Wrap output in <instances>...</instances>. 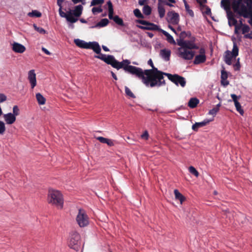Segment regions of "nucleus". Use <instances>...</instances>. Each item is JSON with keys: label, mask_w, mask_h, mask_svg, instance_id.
Segmentation results:
<instances>
[{"label": "nucleus", "mask_w": 252, "mask_h": 252, "mask_svg": "<svg viewBox=\"0 0 252 252\" xmlns=\"http://www.w3.org/2000/svg\"><path fill=\"white\" fill-rule=\"evenodd\" d=\"M104 60L108 64L111 65L113 67L119 70L123 68L126 72L134 75L142 79V82L147 87H160L165 85L164 80L163 72L158 70L155 67L151 59L148 61V64L152 67L151 69H145L144 71L142 68L129 65V60L126 59L122 62H118L113 56H109Z\"/></svg>", "instance_id": "1"}, {"label": "nucleus", "mask_w": 252, "mask_h": 252, "mask_svg": "<svg viewBox=\"0 0 252 252\" xmlns=\"http://www.w3.org/2000/svg\"><path fill=\"white\" fill-rule=\"evenodd\" d=\"M64 0H57V5L59 7V13L60 16L62 18L66 19V21L71 23H76L78 20L79 17L81 16L83 10V6L82 5H77L71 10L69 9L66 12L63 11V9L66 11V9L63 8L62 4Z\"/></svg>", "instance_id": "2"}, {"label": "nucleus", "mask_w": 252, "mask_h": 252, "mask_svg": "<svg viewBox=\"0 0 252 252\" xmlns=\"http://www.w3.org/2000/svg\"><path fill=\"white\" fill-rule=\"evenodd\" d=\"M74 42L76 46L81 48L92 49L94 52L98 54V55L94 56V57L104 61L105 63L106 62L104 60V59H107L108 56H111L110 55H106L101 54L100 46L97 42H86L84 40L77 38L74 40Z\"/></svg>", "instance_id": "3"}, {"label": "nucleus", "mask_w": 252, "mask_h": 252, "mask_svg": "<svg viewBox=\"0 0 252 252\" xmlns=\"http://www.w3.org/2000/svg\"><path fill=\"white\" fill-rule=\"evenodd\" d=\"M232 7L234 12L244 18L250 17L252 18V8L247 9L243 3V0H232Z\"/></svg>", "instance_id": "4"}, {"label": "nucleus", "mask_w": 252, "mask_h": 252, "mask_svg": "<svg viewBox=\"0 0 252 252\" xmlns=\"http://www.w3.org/2000/svg\"><path fill=\"white\" fill-rule=\"evenodd\" d=\"M48 202L58 209H62L63 206V198L60 191L55 189H49L48 194Z\"/></svg>", "instance_id": "5"}, {"label": "nucleus", "mask_w": 252, "mask_h": 252, "mask_svg": "<svg viewBox=\"0 0 252 252\" xmlns=\"http://www.w3.org/2000/svg\"><path fill=\"white\" fill-rule=\"evenodd\" d=\"M76 221L80 227H85L89 225V218L84 210L79 209Z\"/></svg>", "instance_id": "6"}, {"label": "nucleus", "mask_w": 252, "mask_h": 252, "mask_svg": "<svg viewBox=\"0 0 252 252\" xmlns=\"http://www.w3.org/2000/svg\"><path fill=\"white\" fill-rule=\"evenodd\" d=\"M239 53V48L236 43H233V49L232 52L227 50L225 52L224 56V61L228 65L232 64V60L235 58Z\"/></svg>", "instance_id": "7"}, {"label": "nucleus", "mask_w": 252, "mask_h": 252, "mask_svg": "<svg viewBox=\"0 0 252 252\" xmlns=\"http://www.w3.org/2000/svg\"><path fill=\"white\" fill-rule=\"evenodd\" d=\"M163 75L167 76L169 80L174 83L176 86L179 85L184 88L186 84V81L184 77L178 74H171L168 73L164 72Z\"/></svg>", "instance_id": "8"}, {"label": "nucleus", "mask_w": 252, "mask_h": 252, "mask_svg": "<svg viewBox=\"0 0 252 252\" xmlns=\"http://www.w3.org/2000/svg\"><path fill=\"white\" fill-rule=\"evenodd\" d=\"M178 51L179 56L186 60H191L194 55V52L182 47L178 48Z\"/></svg>", "instance_id": "9"}, {"label": "nucleus", "mask_w": 252, "mask_h": 252, "mask_svg": "<svg viewBox=\"0 0 252 252\" xmlns=\"http://www.w3.org/2000/svg\"><path fill=\"white\" fill-rule=\"evenodd\" d=\"M80 236L78 233H74L72 234L69 242L68 245L69 247L75 251H78L80 244Z\"/></svg>", "instance_id": "10"}, {"label": "nucleus", "mask_w": 252, "mask_h": 252, "mask_svg": "<svg viewBox=\"0 0 252 252\" xmlns=\"http://www.w3.org/2000/svg\"><path fill=\"white\" fill-rule=\"evenodd\" d=\"M177 44L180 47L188 49L189 50L199 49V47L195 44L194 40H177Z\"/></svg>", "instance_id": "11"}, {"label": "nucleus", "mask_w": 252, "mask_h": 252, "mask_svg": "<svg viewBox=\"0 0 252 252\" xmlns=\"http://www.w3.org/2000/svg\"><path fill=\"white\" fill-rule=\"evenodd\" d=\"M168 22L174 25H177L179 22V15L174 11H169L167 13Z\"/></svg>", "instance_id": "12"}, {"label": "nucleus", "mask_w": 252, "mask_h": 252, "mask_svg": "<svg viewBox=\"0 0 252 252\" xmlns=\"http://www.w3.org/2000/svg\"><path fill=\"white\" fill-rule=\"evenodd\" d=\"M231 97L234 102L236 110L241 114V115L243 116L244 112L241 107L240 103L238 100V99L241 97V96H237L235 94H231Z\"/></svg>", "instance_id": "13"}, {"label": "nucleus", "mask_w": 252, "mask_h": 252, "mask_svg": "<svg viewBox=\"0 0 252 252\" xmlns=\"http://www.w3.org/2000/svg\"><path fill=\"white\" fill-rule=\"evenodd\" d=\"M213 119L209 120L206 119L201 122H196L192 126V129L195 131H197L198 128L203 127L208 125L210 122L212 121Z\"/></svg>", "instance_id": "14"}, {"label": "nucleus", "mask_w": 252, "mask_h": 252, "mask_svg": "<svg viewBox=\"0 0 252 252\" xmlns=\"http://www.w3.org/2000/svg\"><path fill=\"white\" fill-rule=\"evenodd\" d=\"M28 79L33 89L36 85V74L34 70H31L28 73Z\"/></svg>", "instance_id": "15"}, {"label": "nucleus", "mask_w": 252, "mask_h": 252, "mask_svg": "<svg viewBox=\"0 0 252 252\" xmlns=\"http://www.w3.org/2000/svg\"><path fill=\"white\" fill-rule=\"evenodd\" d=\"M137 27L141 29L146 30L158 31L160 32V30H161V29L159 28L158 25L150 22L148 23L146 26H137Z\"/></svg>", "instance_id": "16"}, {"label": "nucleus", "mask_w": 252, "mask_h": 252, "mask_svg": "<svg viewBox=\"0 0 252 252\" xmlns=\"http://www.w3.org/2000/svg\"><path fill=\"white\" fill-rule=\"evenodd\" d=\"M3 118L6 124L11 125L16 121V117L11 113H8L3 115Z\"/></svg>", "instance_id": "17"}, {"label": "nucleus", "mask_w": 252, "mask_h": 252, "mask_svg": "<svg viewBox=\"0 0 252 252\" xmlns=\"http://www.w3.org/2000/svg\"><path fill=\"white\" fill-rule=\"evenodd\" d=\"M12 50L16 53H23L26 51V48L20 43L14 42L12 44Z\"/></svg>", "instance_id": "18"}, {"label": "nucleus", "mask_w": 252, "mask_h": 252, "mask_svg": "<svg viewBox=\"0 0 252 252\" xmlns=\"http://www.w3.org/2000/svg\"><path fill=\"white\" fill-rule=\"evenodd\" d=\"M241 24L242 25V33L245 34L244 38L252 39V36H251L252 33H248V34H245L250 32V27L248 25H247L246 24H243L242 23V21H241Z\"/></svg>", "instance_id": "19"}, {"label": "nucleus", "mask_w": 252, "mask_h": 252, "mask_svg": "<svg viewBox=\"0 0 252 252\" xmlns=\"http://www.w3.org/2000/svg\"><path fill=\"white\" fill-rule=\"evenodd\" d=\"M171 51L169 49H164L160 51V57L165 61H168L170 60Z\"/></svg>", "instance_id": "20"}, {"label": "nucleus", "mask_w": 252, "mask_h": 252, "mask_svg": "<svg viewBox=\"0 0 252 252\" xmlns=\"http://www.w3.org/2000/svg\"><path fill=\"white\" fill-rule=\"evenodd\" d=\"M227 18L228 19V25L229 26H234L237 24V21L234 16L232 12H228L227 14Z\"/></svg>", "instance_id": "21"}, {"label": "nucleus", "mask_w": 252, "mask_h": 252, "mask_svg": "<svg viewBox=\"0 0 252 252\" xmlns=\"http://www.w3.org/2000/svg\"><path fill=\"white\" fill-rule=\"evenodd\" d=\"M206 60V56L198 55H196L193 61V63L194 64H199L204 63Z\"/></svg>", "instance_id": "22"}, {"label": "nucleus", "mask_w": 252, "mask_h": 252, "mask_svg": "<svg viewBox=\"0 0 252 252\" xmlns=\"http://www.w3.org/2000/svg\"><path fill=\"white\" fill-rule=\"evenodd\" d=\"M107 5L108 6V17L110 19H113L114 20V16H113L114 9L112 3L110 0L107 2Z\"/></svg>", "instance_id": "23"}, {"label": "nucleus", "mask_w": 252, "mask_h": 252, "mask_svg": "<svg viewBox=\"0 0 252 252\" xmlns=\"http://www.w3.org/2000/svg\"><path fill=\"white\" fill-rule=\"evenodd\" d=\"M221 6L226 11L227 14L228 12H232L230 10V3L229 0H221Z\"/></svg>", "instance_id": "24"}, {"label": "nucleus", "mask_w": 252, "mask_h": 252, "mask_svg": "<svg viewBox=\"0 0 252 252\" xmlns=\"http://www.w3.org/2000/svg\"><path fill=\"white\" fill-rule=\"evenodd\" d=\"M160 32L162 33L166 37V40L169 43L173 44H176V42L174 40L173 36L171 35L169 33L162 29L160 30Z\"/></svg>", "instance_id": "25"}, {"label": "nucleus", "mask_w": 252, "mask_h": 252, "mask_svg": "<svg viewBox=\"0 0 252 252\" xmlns=\"http://www.w3.org/2000/svg\"><path fill=\"white\" fill-rule=\"evenodd\" d=\"M199 100L196 97L191 98L188 102V106L190 108H195L199 103Z\"/></svg>", "instance_id": "26"}, {"label": "nucleus", "mask_w": 252, "mask_h": 252, "mask_svg": "<svg viewBox=\"0 0 252 252\" xmlns=\"http://www.w3.org/2000/svg\"><path fill=\"white\" fill-rule=\"evenodd\" d=\"M109 23V20L106 19H102L99 22H98L95 26H92V28H97V27H104L107 26Z\"/></svg>", "instance_id": "27"}, {"label": "nucleus", "mask_w": 252, "mask_h": 252, "mask_svg": "<svg viewBox=\"0 0 252 252\" xmlns=\"http://www.w3.org/2000/svg\"><path fill=\"white\" fill-rule=\"evenodd\" d=\"M162 3H163L159 2V1H158V10L159 14V16L160 18H162L164 16L165 13V10L163 6L161 4Z\"/></svg>", "instance_id": "28"}, {"label": "nucleus", "mask_w": 252, "mask_h": 252, "mask_svg": "<svg viewBox=\"0 0 252 252\" xmlns=\"http://www.w3.org/2000/svg\"><path fill=\"white\" fill-rule=\"evenodd\" d=\"M36 98L39 105H43L45 103L46 99L40 93L36 94Z\"/></svg>", "instance_id": "29"}, {"label": "nucleus", "mask_w": 252, "mask_h": 252, "mask_svg": "<svg viewBox=\"0 0 252 252\" xmlns=\"http://www.w3.org/2000/svg\"><path fill=\"white\" fill-rule=\"evenodd\" d=\"M174 192L176 199L179 200L181 203H182L185 200V197L184 196L178 191V189H175Z\"/></svg>", "instance_id": "30"}, {"label": "nucleus", "mask_w": 252, "mask_h": 252, "mask_svg": "<svg viewBox=\"0 0 252 252\" xmlns=\"http://www.w3.org/2000/svg\"><path fill=\"white\" fill-rule=\"evenodd\" d=\"M28 15L30 17L39 18L41 16V13L36 10H33L28 13Z\"/></svg>", "instance_id": "31"}, {"label": "nucleus", "mask_w": 252, "mask_h": 252, "mask_svg": "<svg viewBox=\"0 0 252 252\" xmlns=\"http://www.w3.org/2000/svg\"><path fill=\"white\" fill-rule=\"evenodd\" d=\"M220 103L218 104L215 107H214L213 109H211L209 111L208 114L209 115H211L213 116H215L217 112L219 111L220 109Z\"/></svg>", "instance_id": "32"}, {"label": "nucleus", "mask_w": 252, "mask_h": 252, "mask_svg": "<svg viewBox=\"0 0 252 252\" xmlns=\"http://www.w3.org/2000/svg\"><path fill=\"white\" fill-rule=\"evenodd\" d=\"M117 24L119 26H124L123 20L122 18H120L118 15L114 16V20Z\"/></svg>", "instance_id": "33"}, {"label": "nucleus", "mask_w": 252, "mask_h": 252, "mask_svg": "<svg viewBox=\"0 0 252 252\" xmlns=\"http://www.w3.org/2000/svg\"><path fill=\"white\" fill-rule=\"evenodd\" d=\"M158 1H159V2H162L163 3H164L165 4L170 7L173 6V5L171 3H176L175 0H158Z\"/></svg>", "instance_id": "34"}, {"label": "nucleus", "mask_w": 252, "mask_h": 252, "mask_svg": "<svg viewBox=\"0 0 252 252\" xmlns=\"http://www.w3.org/2000/svg\"><path fill=\"white\" fill-rule=\"evenodd\" d=\"M191 33L190 32H186L185 31L181 32V33L179 34V37L180 39H183L184 40L185 38H186L187 36H190Z\"/></svg>", "instance_id": "35"}, {"label": "nucleus", "mask_w": 252, "mask_h": 252, "mask_svg": "<svg viewBox=\"0 0 252 252\" xmlns=\"http://www.w3.org/2000/svg\"><path fill=\"white\" fill-rule=\"evenodd\" d=\"M151 10V8L148 5H145L143 8V12L146 15H149Z\"/></svg>", "instance_id": "36"}, {"label": "nucleus", "mask_w": 252, "mask_h": 252, "mask_svg": "<svg viewBox=\"0 0 252 252\" xmlns=\"http://www.w3.org/2000/svg\"><path fill=\"white\" fill-rule=\"evenodd\" d=\"M189 170L191 174L194 175L196 177H198L199 176L198 172L193 166H189Z\"/></svg>", "instance_id": "37"}, {"label": "nucleus", "mask_w": 252, "mask_h": 252, "mask_svg": "<svg viewBox=\"0 0 252 252\" xmlns=\"http://www.w3.org/2000/svg\"><path fill=\"white\" fill-rule=\"evenodd\" d=\"M33 26L34 30L39 33L43 34L46 33V31L42 28L37 27V25L35 24H33Z\"/></svg>", "instance_id": "38"}, {"label": "nucleus", "mask_w": 252, "mask_h": 252, "mask_svg": "<svg viewBox=\"0 0 252 252\" xmlns=\"http://www.w3.org/2000/svg\"><path fill=\"white\" fill-rule=\"evenodd\" d=\"M104 2V0H93L91 3V6L97 5H101Z\"/></svg>", "instance_id": "39"}, {"label": "nucleus", "mask_w": 252, "mask_h": 252, "mask_svg": "<svg viewBox=\"0 0 252 252\" xmlns=\"http://www.w3.org/2000/svg\"><path fill=\"white\" fill-rule=\"evenodd\" d=\"M133 13H134V15L137 18H144L143 15H142L140 10L139 9H134L133 11Z\"/></svg>", "instance_id": "40"}, {"label": "nucleus", "mask_w": 252, "mask_h": 252, "mask_svg": "<svg viewBox=\"0 0 252 252\" xmlns=\"http://www.w3.org/2000/svg\"><path fill=\"white\" fill-rule=\"evenodd\" d=\"M125 93L127 96H129L132 98H135V96L134 94L132 93L131 90L126 86L125 87Z\"/></svg>", "instance_id": "41"}, {"label": "nucleus", "mask_w": 252, "mask_h": 252, "mask_svg": "<svg viewBox=\"0 0 252 252\" xmlns=\"http://www.w3.org/2000/svg\"><path fill=\"white\" fill-rule=\"evenodd\" d=\"M5 126L3 122L0 121V134L2 135L5 131Z\"/></svg>", "instance_id": "42"}, {"label": "nucleus", "mask_w": 252, "mask_h": 252, "mask_svg": "<svg viewBox=\"0 0 252 252\" xmlns=\"http://www.w3.org/2000/svg\"><path fill=\"white\" fill-rule=\"evenodd\" d=\"M92 11L94 14H96L97 13H100L102 11V9L100 7H94L92 9Z\"/></svg>", "instance_id": "43"}, {"label": "nucleus", "mask_w": 252, "mask_h": 252, "mask_svg": "<svg viewBox=\"0 0 252 252\" xmlns=\"http://www.w3.org/2000/svg\"><path fill=\"white\" fill-rule=\"evenodd\" d=\"M13 115H15L16 117L17 116L19 115V109L17 105H15L13 107Z\"/></svg>", "instance_id": "44"}, {"label": "nucleus", "mask_w": 252, "mask_h": 252, "mask_svg": "<svg viewBox=\"0 0 252 252\" xmlns=\"http://www.w3.org/2000/svg\"><path fill=\"white\" fill-rule=\"evenodd\" d=\"M241 21H240L241 22ZM235 34H238V31L240 30L241 29H242V25L241 24V23H240L239 25H235Z\"/></svg>", "instance_id": "45"}, {"label": "nucleus", "mask_w": 252, "mask_h": 252, "mask_svg": "<svg viewBox=\"0 0 252 252\" xmlns=\"http://www.w3.org/2000/svg\"><path fill=\"white\" fill-rule=\"evenodd\" d=\"M185 9L186 11L188 12V13L191 16L193 17L194 13L192 10L189 9V4H186V6H185Z\"/></svg>", "instance_id": "46"}, {"label": "nucleus", "mask_w": 252, "mask_h": 252, "mask_svg": "<svg viewBox=\"0 0 252 252\" xmlns=\"http://www.w3.org/2000/svg\"><path fill=\"white\" fill-rule=\"evenodd\" d=\"M228 75L226 71L222 70L221 72V80H226L227 79Z\"/></svg>", "instance_id": "47"}, {"label": "nucleus", "mask_w": 252, "mask_h": 252, "mask_svg": "<svg viewBox=\"0 0 252 252\" xmlns=\"http://www.w3.org/2000/svg\"><path fill=\"white\" fill-rule=\"evenodd\" d=\"M105 144H107V145L109 146H113L115 145V141L112 139L107 138Z\"/></svg>", "instance_id": "48"}, {"label": "nucleus", "mask_w": 252, "mask_h": 252, "mask_svg": "<svg viewBox=\"0 0 252 252\" xmlns=\"http://www.w3.org/2000/svg\"><path fill=\"white\" fill-rule=\"evenodd\" d=\"M74 4H77L79 2H81L82 3V5H84L86 4V0H71Z\"/></svg>", "instance_id": "49"}, {"label": "nucleus", "mask_w": 252, "mask_h": 252, "mask_svg": "<svg viewBox=\"0 0 252 252\" xmlns=\"http://www.w3.org/2000/svg\"><path fill=\"white\" fill-rule=\"evenodd\" d=\"M96 139L101 143L105 144L107 138L101 136H98L96 137Z\"/></svg>", "instance_id": "50"}, {"label": "nucleus", "mask_w": 252, "mask_h": 252, "mask_svg": "<svg viewBox=\"0 0 252 252\" xmlns=\"http://www.w3.org/2000/svg\"><path fill=\"white\" fill-rule=\"evenodd\" d=\"M142 139L147 140L149 138V133L147 130H145L144 133L141 135Z\"/></svg>", "instance_id": "51"}, {"label": "nucleus", "mask_w": 252, "mask_h": 252, "mask_svg": "<svg viewBox=\"0 0 252 252\" xmlns=\"http://www.w3.org/2000/svg\"><path fill=\"white\" fill-rule=\"evenodd\" d=\"M136 22L138 23H139L140 24H142L143 25V26H147V25L149 23L148 22L145 21V20H137L136 21Z\"/></svg>", "instance_id": "52"}, {"label": "nucleus", "mask_w": 252, "mask_h": 252, "mask_svg": "<svg viewBox=\"0 0 252 252\" xmlns=\"http://www.w3.org/2000/svg\"><path fill=\"white\" fill-rule=\"evenodd\" d=\"M6 96L3 94H0V103H2L6 100Z\"/></svg>", "instance_id": "53"}, {"label": "nucleus", "mask_w": 252, "mask_h": 252, "mask_svg": "<svg viewBox=\"0 0 252 252\" xmlns=\"http://www.w3.org/2000/svg\"><path fill=\"white\" fill-rule=\"evenodd\" d=\"M221 84L223 86L225 87L229 84V82L226 80H221Z\"/></svg>", "instance_id": "54"}, {"label": "nucleus", "mask_w": 252, "mask_h": 252, "mask_svg": "<svg viewBox=\"0 0 252 252\" xmlns=\"http://www.w3.org/2000/svg\"><path fill=\"white\" fill-rule=\"evenodd\" d=\"M42 51L47 55H50L51 53L45 48L42 47L41 48Z\"/></svg>", "instance_id": "55"}, {"label": "nucleus", "mask_w": 252, "mask_h": 252, "mask_svg": "<svg viewBox=\"0 0 252 252\" xmlns=\"http://www.w3.org/2000/svg\"><path fill=\"white\" fill-rule=\"evenodd\" d=\"M199 55H203V56H206L205 55V50L203 48H201L199 49Z\"/></svg>", "instance_id": "56"}, {"label": "nucleus", "mask_w": 252, "mask_h": 252, "mask_svg": "<svg viewBox=\"0 0 252 252\" xmlns=\"http://www.w3.org/2000/svg\"><path fill=\"white\" fill-rule=\"evenodd\" d=\"M247 6L249 9L252 8V0H248L247 2Z\"/></svg>", "instance_id": "57"}, {"label": "nucleus", "mask_w": 252, "mask_h": 252, "mask_svg": "<svg viewBox=\"0 0 252 252\" xmlns=\"http://www.w3.org/2000/svg\"><path fill=\"white\" fill-rule=\"evenodd\" d=\"M205 13L207 15H210V14H211V9H210L209 7H207V8H206V11H205Z\"/></svg>", "instance_id": "58"}, {"label": "nucleus", "mask_w": 252, "mask_h": 252, "mask_svg": "<svg viewBox=\"0 0 252 252\" xmlns=\"http://www.w3.org/2000/svg\"><path fill=\"white\" fill-rule=\"evenodd\" d=\"M168 28L172 30L176 34L178 35V33H177V31L174 29L171 25L168 26Z\"/></svg>", "instance_id": "59"}, {"label": "nucleus", "mask_w": 252, "mask_h": 252, "mask_svg": "<svg viewBox=\"0 0 252 252\" xmlns=\"http://www.w3.org/2000/svg\"><path fill=\"white\" fill-rule=\"evenodd\" d=\"M197 1L200 5L207 2V0H197Z\"/></svg>", "instance_id": "60"}, {"label": "nucleus", "mask_w": 252, "mask_h": 252, "mask_svg": "<svg viewBox=\"0 0 252 252\" xmlns=\"http://www.w3.org/2000/svg\"><path fill=\"white\" fill-rule=\"evenodd\" d=\"M235 66L237 67V69H239V68L240 67V63H239V58H238L237 59V62L235 64Z\"/></svg>", "instance_id": "61"}, {"label": "nucleus", "mask_w": 252, "mask_h": 252, "mask_svg": "<svg viewBox=\"0 0 252 252\" xmlns=\"http://www.w3.org/2000/svg\"><path fill=\"white\" fill-rule=\"evenodd\" d=\"M147 0H139V1H138V3L140 5H144L146 1Z\"/></svg>", "instance_id": "62"}, {"label": "nucleus", "mask_w": 252, "mask_h": 252, "mask_svg": "<svg viewBox=\"0 0 252 252\" xmlns=\"http://www.w3.org/2000/svg\"><path fill=\"white\" fill-rule=\"evenodd\" d=\"M102 48L103 49V50L105 52L109 51V49L106 46L102 45Z\"/></svg>", "instance_id": "63"}, {"label": "nucleus", "mask_w": 252, "mask_h": 252, "mask_svg": "<svg viewBox=\"0 0 252 252\" xmlns=\"http://www.w3.org/2000/svg\"><path fill=\"white\" fill-rule=\"evenodd\" d=\"M111 75H112V77L116 80H117V76L116 75V74L113 72V71H111Z\"/></svg>", "instance_id": "64"}]
</instances>
